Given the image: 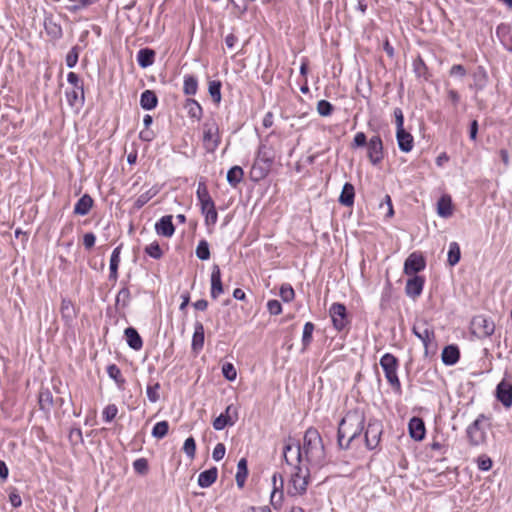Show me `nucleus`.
I'll use <instances>...</instances> for the list:
<instances>
[{"label": "nucleus", "instance_id": "nucleus-1", "mask_svg": "<svg viewBox=\"0 0 512 512\" xmlns=\"http://www.w3.org/2000/svg\"><path fill=\"white\" fill-rule=\"evenodd\" d=\"M289 452L294 453L296 464H301L305 461L311 467L322 466L326 457L322 437L314 427H310L305 431L302 445L292 437H288L285 440L283 458L288 465H291L292 461L289 458Z\"/></svg>", "mask_w": 512, "mask_h": 512}, {"label": "nucleus", "instance_id": "nucleus-2", "mask_svg": "<svg viewBox=\"0 0 512 512\" xmlns=\"http://www.w3.org/2000/svg\"><path fill=\"white\" fill-rule=\"evenodd\" d=\"M365 415L359 409L350 410L342 418L338 427V444L348 449L358 439L364 429Z\"/></svg>", "mask_w": 512, "mask_h": 512}, {"label": "nucleus", "instance_id": "nucleus-3", "mask_svg": "<svg viewBox=\"0 0 512 512\" xmlns=\"http://www.w3.org/2000/svg\"><path fill=\"white\" fill-rule=\"evenodd\" d=\"M490 427L489 419L480 414L466 429L468 442L471 446H482L487 443V430Z\"/></svg>", "mask_w": 512, "mask_h": 512}, {"label": "nucleus", "instance_id": "nucleus-4", "mask_svg": "<svg viewBox=\"0 0 512 512\" xmlns=\"http://www.w3.org/2000/svg\"><path fill=\"white\" fill-rule=\"evenodd\" d=\"M412 331L425 347V353H434L436 350L435 333L433 327L426 320H419L413 325Z\"/></svg>", "mask_w": 512, "mask_h": 512}, {"label": "nucleus", "instance_id": "nucleus-5", "mask_svg": "<svg viewBox=\"0 0 512 512\" xmlns=\"http://www.w3.org/2000/svg\"><path fill=\"white\" fill-rule=\"evenodd\" d=\"M380 366L390 386L395 392L400 393L401 383L397 375L398 359L391 353H386L380 359Z\"/></svg>", "mask_w": 512, "mask_h": 512}, {"label": "nucleus", "instance_id": "nucleus-6", "mask_svg": "<svg viewBox=\"0 0 512 512\" xmlns=\"http://www.w3.org/2000/svg\"><path fill=\"white\" fill-rule=\"evenodd\" d=\"M309 467L303 468L300 464H296L295 472L291 475L288 486V493L292 496L303 495L307 490Z\"/></svg>", "mask_w": 512, "mask_h": 512}, {"label": "nucleus", "instance_id": "nucleus-7", "mask_svg": "<svg viewBox=\"0 0 512 512\" xmlns=\"http://www.w3.org/2000/svg\"><path fill=\"white\" fill-rule=\"evenodd\" d=\"M221 142L219 127L215 120L203 124V146L207 152H214Z\"/></svg>", "mask_w": 512, "mask_h": 512}, {"label": "nucleus", "instance_id": "nucleus-8", "mask_svg": "<svg viewBox=\"0 0 512 512\" xmlns=\"http://www.w3.org/2000/svg\"><path fill=\"white\" fill-rule=\"evenodd\" d=\"M367 157L374 166L380 164L384 158L383 142L379 135H374L367 143Z\"/></svg>", "mask_w": 512, "mask_h": 512}, {"label": "nucleus", "instance_id": "nucleus-9", "mask_svg": "<svg viewBox=\"0 0 512 512\" xmlns=\"http://www.w3.org/2000/svg\"><path fill=\"white\" fill-rule=\"evenodd\" d=\"M383 432V426L381 422L377 420H371L365 431V444L370 450L375 449L380 442V438Z\"/></svg>", "mask_w": 512, "mask_h": 512}, {"label": "nucleus", "instance_id": "nucleus-10", "mask_svg": "<svg viewBox=\"0 0 512 512\" xmlns=\"http://www.w3.org/2000/svg\"><path fill=\"white\" fill-rule=\"evenodd\" d=\"M473 333L479 338L489 337L494 333L495 324L492 320L479 315L472 320Z\"/></svg>", "mask_w": 512, "mask_h": 512}, {"label": "nucleus", "instance_id": "nucleus-11", "mask_svg": "<svg viewBox=\"0 0 512 512\" xmlns=\"http://www.w3.org/2000/svg\"><path fill=\"white\" fill-rule=\"evenodd\" d=\"M274 152L271 147L267 145H260L253 169L255 170L258 166L262 171L267 172L274 162Z\"/></svg>", "mask_w": 512, "mask_h": 512}, {"label": "nucleus", "instance_id": "nucleus-12", "mask_svg": "<svg viewBox=\"0 0 512 512\" xmlns=\"http://www.w3.org/2000/svg\"><path fill=\"white\" fill-rule=\"evenodd\" d=\"M238 419L237 408L233 405H228L225 412L220 414L214 421L213 427L215 430H223L226 426H232Z\"/></svg>", "mask_w": 512, "mask_h": 512}, {"label": "nucleus", "instance_id": "nucleus-13", "mask_svg": "<svg viewBox=\"0 0 512 512\" xmlns=\"http://www.w3.org/2000/svg\"><path fill=\"white\" fill-rule=\"evenodd\" d=\"M424 257L416 252L411 253L404 263V273L409 276H414L416 273L425 268Z\"/></svg>", "mask_w": 512, "mask_h": 512}, {"label": "nucleus", "instance_id": "nucleus-14", "mask_svg": "<svg viewBox=\"0 0 512 512\" xmlns=\"http://www.w3.org/2000/svg\"><path fill=\"white\" fill-rule=\"evenodd\" d=\"M496 397L504 407L512 406V383L503 379L496 388Z\"/></svg>", "mask_w": 512, "mask_h": 512}, {"label": "nucleus", "instance_id": "nucleus-15", "mask_svg": "<svg viewBox=\"0 0 512 512\" xmlns=\"http://www.w3.org/2000/svg\"><path fill=\"white\" fill-rule=\"evenodd\" d=\"M330 315L334 327L342 330L346 326V307L341 303H334L330 308Z\"/></svg>", "mask_w": 512, "mask_h": 512}, {"label": "nucleus", "instance_id": "nucleus-16", "mask_svg": "<svg viewBox=\"0 0 512 512\" xmlns=\"http://www.w3.org/2000/svg\"><path fill=\"white\" fill-rule=\"evenodd\" d=\"M224 292L221 271L218 265H214L211 273V297L217 299Z\"/></svg>", "mask_w": 512, "mask_h": 512}, {"label": "nucleus", "instance_id": "nucleus-17", "mask_svg": "<svg viewBox=\"0 0 512 512\" xmlns=\"http://www.w3.org/2000/svg\"><path fill=\"white\" fill-rule=\"evenodd\" d=\"M424 278L421 276L414 275L409 278L406 282L405 291L406 294L412 298L420 296L424 286Z\"/></svg>", "mask_w": 512, "mask_h": 512}, {"label": "nucleus", "instance_id": "nucleus-18", "mask_svg": "<svg viewBox=\"0 0 512 512\" xmlns=\"http://www.w3.org/2000/svg\"><path fill=\"white\" fill-rule=\"evenodd\" d=\"M155 230L158 235L164 237H171L175 232V227L172 223V216L166 215L163 216L156 224Z\"/></svg>", "mask_w": 512, "mask_h": 512}, {"label": "nucleus", "instance_id": "nucleus-19", "mask_svg": "<svg viewBox=\"0 0 512 512\" xmlns=\"http://www.w3.org/2000/svg\"><path fill=\"white\" fill-rule=\"evenodd\" d=\"M425 425L421 418L413 417L409 421V433L411 438L421 441L425 437Z\"/></svg>", "mask_w": 512, "mask_h": 512}, {"label": "nucleus", "instance_id": "nucleus-20", "mask_svg": "<svg viewBox=\"0 0 512 512\" xmlns=\"http://www.w3.org/2000/svg\"><path fill=\"white\" fill-rule=\"evenodd\" d=\"M441 358L445 365L452 366L456 364L460 358L459 348L456 345L444 347Z\"/></svg>", "mask_w": 512, "mask_h": 512}, {"label": "nucleus", "instance_id": "nucleus-21", "mask_svg": "<svg viewBox=\"0 0 512 512\" xmlns=\"http://www.w3.org/2000/svg\"><path fill=\"white\" fill-rule=\"evenodd\" d=\"M396 138L398 146L403 152H410L413 148V136L405 131V129H399L396 132Z\"/></svg>", "mask_w": 512, "mask_h": 512}, {"label": "nucleus", "instance_id": "nucleus-22", "mask_svg": "<svg viewBox=\"0 0 512 512\" xmlns=\"http://www.w3.org/2000/svg\"><path fill=\"white\" fill-rule=\"evenodd\" d=\"M93 199L90 195L84 194L75 204L74 213L76 215L85 216L89 213L93 206Z\"/></svg>", "mask_w": 512, "mask_h": 512}, {"label": "nucleus", "instance_id": "nucleus-23", "mask_svg": "<svg viewBox=\"0 0 512 512\" xmlns=\"http://www.w3.org/2000/svg\"><path fill=\"white\" fill-rule=\"evenodd\" d=\"M218 470L212 467L208 470L201 472L198 476V484L202 488L210 487L217 479Z\"/></svg>", "mask_w": 512, "mask_h": 512}, {"label": "nucleus", "instance_id": "nucleus-24", "mask_svg": "<svg viewBox=\"0 0 512 512\" xmlns=\"http://www.w3.org/2000/svg\"><path fill=\"white\" fill-rule=\"evenodd\" d=\"M124 335L126 337L129 347H131L134 350H140L142 348L143 341L135 328H126L124 331Z\"/></svg>", "mask_w": 512, "mask_h": 512}, {"label": "nucleus", "instance_id": "nucleus-25", "mask_svg": "<svg viewBox=\"0 0 512 512\" xmlns=\"http://www.w3.org/2000/svg\"><path fill=\"white\" fill-rule=\"evenodd\" d=\"M355 189L351 183H345L339 196V203L350 207L354 204Z\"/></svg>", "mask_w": 512, "mask_h": 512}, {"label": "nucleus", "instance_id": "nucleus-26", "mask_svg": "<svg viewBox=\"0 0 512 512\" xmlns=\"http://www.w3.org/2000/svg\"><path fill=\"white\" fill-rule=\"evenodd\" d=\"M437 213L443 218H448L453 214L451 197L443 195L437 202Z\"/></svg>", "mask_w": 512, "mask_h": 512}, {"label": "nucleus", "instance_id": "nucleus-27", "mask_svg": "<svg viewBox=\"0 0 512 512\" xmlns=\"http://www.w3.org/2000/svg\"><path fill=\"white\" fill-rule=\"evenodd\" d=\"M204 345V326L201 322H196L194 325V334L192 338V349L199 351Z\"/></svg>", "mask_w": 512, "mask_h": 512}, {"label": "nucleus", "instance_id": "nucleus-28", "mask_svg": "<svg viewBox=\"0 0 512 512\" xmlns=\"http://www.w3.org/2000/svg\"><path fill=\"white\" fill-rule=\"evenodd\" d=\"M184 108L191 119H195L197 121L201 119L203 110L201 105L196 100L191 98L187 99L184 104Z\"/></svg>", "mask_w": 512, "mask_h": 512}, {"label": "nucleus", "instance_id": "nucleus-29", "mask_svg": "<svg viewBox=\"0 0 512 512\" xmlns=\"http://www.w3.org/2000/svg\"><path fill=\"white\" fill-rule=\"evenodd\" d=\"M158 98L154 91L145 90L140 97V105L145 110H152L157 106Z\"/></svg>", "mask_w": 512, "mask_h": 512}, {"label": "nucleus", "instance_id": "nucleus-30", "mask_svg": "<svg viewBox=\"0 0 512 512\" xmlns=\"http://www.w3.org/2000/svg\"><path fill=\"white\" fill-rule=\"evenodd\" d=\"M155 52L152 49L144 48L137 54V62L140 67L147 68L154 63Z\"/></svg>", "mask_w": 512, "mask_h": 512}, {"label": "nucleus", "instance_id": "nucleus-31", "mask_svg": "<svg viewBox=\"0 0 512 512\" xmlns=\"http://www.w3.org/2000/svg\"><path fill=\"white\" fill-rule=\"evenodd\" d=\"M201 211L205 215V222L207 225H214L217 222L218 214L214 201L202 204Z\"/></svg>", "mask_w": 512, "mask_h": 512}, {"label": "nucleus", "instance_id": "nucleus-32", "mask_svg": "<svg viewBox=\"0 0 512 512\" xmlns=\"http://www.w3.org/2000/svg\"><path fill=\"white\" fill-rule=\"evenodd\" d=\"M120 253H121V245L117 246L111 254L109 279L113 280V281H116L118 278V267H119V263H120Z\"/></svg>", "mask_w": 512, "mask_h": 512}, {"label": "nucleus", "instance_id": "nucleus-33", "mask_svg": "<svg viewBox=\"0 0 512 512\" xmlns=\"http://www.w3.org/2000/svg\"><path fill=\"white\" fill-rule=\"evenodd\" d=\"M248 475L247 460L241 458L237 464L236 483L238 487L242 488L245 484Z\"/></svg>", "mask_w": 512, "mask_h": 512}, {"label": "nucleus", "instance_id": "nucleus-34", "mask_svg": "<svg viewBox=\"0 0 512 512\" xmlns=\"http://www.w3.org/2000/svg\"><path fill=\"white\" fill-rule=\"evenodd\" d=\"M243 175L244 172L240 166H233L227 173V181L231 186L236 187L242 181Z\"/></svg>", "mask_w": 512, "mask_h": 512}, {"label": "nucleus", "instance_id": "nucleus-35", "mask_svg": "<svg viewBox=\"0 0 512 512\" xmlns=\"http://www.w3.org/2000/svg\"><path fill=\"white\" fill-rule=\"evenodd\" d=\"M46 33L53 39H60L62 37V28L59 24L55 23L52 19H46L44 22Z\"/></svg>", "mask_w": 512, "mask_h": 512}, {"label": "nucleus", "instance_id": "nucleus-36", "mask_svg": "<svg viewBox=\"0 0 512 512\" xmlns=\"http://www.w3.org/2000/svg\"><path fill=\"white\" fill-rule=\"evenodd\" d=\"M66 97L68 100V103L71 106H74L78 103L83 104L84 103V89L81 88H73L71 91H66Z\"/></svg>", "mask_w": 512, "mask_h": 512}, {"label": "nucleus", "instance_id": "nucleus-37", "mask_svg": "<svg viewBox=\"0 0 512 512\" xmlns=\"http://www.w3.org/2000/svg\"><path fill=\"white\" fill-rule=\"evenodd\" d=\"M198 89V81L193 75L184 77L183 91L186 95H195Z\"/></svg>", "mask_w": 512, "mask_h": 512}, {"label": "nucleus", "instance_id": "nucleus-38", "mask_svg": "<svg viewBox=\"0 0 512 512\" xmlns=\"http://www.w3.org/2000/svg\"><path fill=\"white\" fill-rule=\"evenodd\" d=\"M107 373L109 377L116 382L119 388H123L125 379L122 377L121 370L115 364H111L107 367Z\"/></svg>", "mask_w": 512, "mask_h": 512}, {"label": "nucleus", "instance_id": "nucleus-39", "mask_svg": "<svg viewBox=\"0 0 512 512\" xmlns=\"http://www.w3.org/2000/svg\"><path fill=\"white\" fill-rule=\"evenodd\" d=\"M169 431V423L165 420L156 423L152 429V436L156 439L164 438Z\"/></svg>", "mask_w": 512, "mask_h": 512}, {"label": "nucleus", "instance_id": "nucleus-40", "mask_svg": "<svg viewBox=\"0 0 512 512\" xmlns=\"http://www.w3.org/2000/svg\"><path fill=\"white\" fill-rule=\"evenodd\" d=\"M158 193V190L155 188H151L145 193L141 194L134 202V208L140 209L142 208L150 199H152L156 194Z\"/></svg>", "mask_w": 512, "mask_h": 512}, {"label": "nucleus", "instance_id": "nucleus-41", "mask_svg": "<svg viewBox=\"0 0 512 512\" xmlns=\"http://www.w3.org/2000/svg\"><path fill=\"white\" fill-rule=\"evenodd\" d=\"M461 252L458 243L451 242L448 251V263L451 266L456 265L460 260Z\"/></svg>", "mask_w": 512, "mask_h": 512}, {"label": "nucleus", "instance_id": "nucleus-42", "mask_svg": "<svg viewBox=\"0 0 512 512\" xmlns=\"http://www.w3.org/2000/svg\"><path fill=\"white\" fill-rule=\"evenodd\" d=\"M208 91L213 101L219 104L221 101V82L217 80L210 81L208 84Z\"/></svg>", "mask_w": 512, "mask_h": 512}, {"label": "nucleus", "instance_id": "nucleus-43", "mask_svg": "<svg viewBox=\"0 0 512 512\" xmlns=\"http://www.w3.org/2000/svg\"><path fill=\"white\" fill-rule=\"evenodd\" d=\"M196 195L200 202V205L205 204V203L207 204L208 202L213 201L208 192V189H207L205 183H203V182L198 183Z\"/></svg>", "mask_w": 512, "mask_h": 512}, {"label": "nucleus", "instance_id": "nucleus-44", "mask_svg": "<svg viewBox=\"0 0 512 512\" xmlns=\"http://www.w3.org/2000/svg\"><path fill=\"white\" fill-rule=\"evenodd\" d=\"M314 331V324L311 322H307L304 325L303 328V335H302V344H303V350H305L312 341V334Z\"/></svg>", "mask_w": 512, "mask_h": 512}, {"label": "nucleus", "instance_id": "nucleus-45", "mask_svg": "<svg viewBox=\"0 0 512 512\" xmlns=\"http://www.w3.org/2000/svg\"><path fill=\"white\" fill-rule=\"evenodd\" d=\"M196 256L200 260H208L210 258L209 245L206 240H201L196 247Z\"/></svg>", "mask_w": 512, "mask_h": 512}, {"label": "nucleus", "instance_id": "nucleus-46", "mask_svg": "<svg viewBox=\"0 0 512 512\" xmlns=\"http://www.w3.org/2000/svg\"><path fill=\"white\" fill-rule=\"evenodd\" d=\"M279 295L284 302H290L294 299L295 292L290 284H283L280 287Z\"/></svg>", "mask_w": 512, "mask_h": 512}, {"label": "nucleus", "instance_id": "nucleus-47", "mask_svg": "<svg viewBox=\"0 0 512 512\" xmlns=\"http://www.w3.org/2000/svg\"><path fill=\"white\" fill-rule=\"evenodd\" d=\"M183 451L190 459H193L195 457L196 443L193 437H188L185 440L183 445Z\"/></svg>", "mask_w": 512, "mask_h": 512}, {"label": "nucleus", "instance_id": "nucleus-48", "mask_svg": "<svg viewBox=\"0 0 512 512\" xmlns=\"http://www.w3.org/2000/svg\"><path fill=\"white\" fill-rule=\"evenodd\" d=\"M332 111L333 105L330 102L326 100H320L317 103V112L319 113V115L327 117L331 115Z\"/></svg>", "mask_w": 512, "mask_h": 512}, {"label": "nucleus", "instance_id": "nucleus-49", "mask_svg": "<svg viewBox=\"0 0 512 512\" xmlns=\"http://www.w3.org/2000/svg\"><path fill=\"white\" fill-rule=\"evenodd\" d=\"M222 374L229 381H233L237 377V371L232 363L223 364Z\"/></svg>", "mask_w": 512, "mask_h": 512}, {"label": "nucleus", "instance_id": "nucleus-50", "mask_svg": "<svg viewBox=\"0 0 512 512\" xmlns=\"http://www.w3.org/2000/svg\"><path fill=\"white\" fill-rule=\"evenodd\" d=\"M130 300V291L127 287L122 288L116 296V304L125 307L128 305Z\"/></svg>", "mask_w": 512, "mask_h": 512}, {"label": "nucleus", "instance_id": "nucleus-51", "mask_svg": "<svg viewBox=\"0 0 512 512\" xmlns=\"http://www.w3.org/2000/svg\"><path fill=\"white\" fill-rule=\"evenodd\" d=\"M118 408L115 404L107 405L103 410V419L105 422H111L117 415Z\"/></svg>", "mask_w": 512, "mask_h": 512}, {"label": "nucleus", "instance_id": "nucleus-52", "mask_svg": "<svg viewBox=\"0 0 512 512\" xmlns=\"http://www.w3.org/2000/svg\"><path fill=\"white\" fill-rule=\"evenodd\" d=\"M145 252L154 259L162 257V250L157 242H153L145 248Z\"/></svg>", "mask_w": 512, "mask_h": 512}, {"label": "nucleus", "instance_id": "nucleus-53", "mask_svg": "<svg viewBox=\"0 0 512 512\" xmlns=\"http://www.w3.org/2000/svg\"><path fill=\"white\" fill-rule=\"evenodd\" d=\"M79 57V49L77 46L73 47L66 56V65L69 68H73L77 62Z\"/></svg>", "mask_w": 512, "mask_h": 512}, {"label": "nucleus", "instance_id": "nucleus-54", "mask_svg": "<svg viewBox=\"0 0 512 512\" xmlns=\"http://www.w3.org/2000/svg\"><path fill=\"white\" fill-rule=\"evenodd\" d=\"M39 404L42 409L48 408L52 405V395L49 390L40 392Z\"/></svg>", "mask_w": 512, "mask_h": 512}, {"label": "nucleus", "instance_id": "nucleus-55", "mask_svg": "<svg viewBox=\"0 0 512 512\" xmlns=\"http://www.w3.org/2000/svg\"><path fill=\"white\" fill-rule=\"evenodd\" d=\"M134 470L139 474H145L148 471V462L145 458H139L133 462Z\"/></svg>", "mask_w": 512, "mask_h": 512}, {"label": "nucleus", "instance_id": "nucleus-56", "mask_svg": "<svg viewBox=\"0 0 512 512\" xmlns=\"http://www.w3.org/2000/svg\"><path fill=\"white\" fill-rule=\"evenodd\" d=\"M267 309L271 315H279L282 312V305L278 300L272 299L267 302Z\"/></svg>", "mask_w": 512, "mask_h": 512}, {"label": "nucleus", "instance_id": "nucleus-57", "mask_svg": "<svg viewBox=\"0 0 512 512\" xmlns=\"http://www.w3.org/2000/svg\"><path fill=\"white\" fill-rule=\"evenodd\" d=\"M159 388H160L159 383H156L153 386L147 387V390H146L147 397L153 403H155L159 400V394H158Z\"/></svg>", "mask_w": 512, "mask_h": 512}, {"label": "nucleus", "instance_id": "nucleus-58", "mask_svg": "<svg viewBox=\"0 0 512 512\" xmlns=\"http://www.w3.org/2000/svg\"><path fill=\"white\" fill-rule=\"evenodd\" d=\"M226 448L223 443H218L214 447L212 457L215 461H220L225 456Z\"/></svg>", "mask_w": 512, "mask_h": 512}, {"label": "nucleus", "instance_id": "nucleus-59", "mask_svg": "<svg viewBox=\"0 0 512 512\" xmlns=\"http://www.w3.org/2000/svg\"><path fill=\"white\" fill-rule=\"evenodd\" d=\"M478 468L482 471H488L492 467V460L487 456H480L477 460Z\"/></svg>", "mask_w": 512, "mask_h": 512}, {"label": "nucleus", "instance_id": "nucleus-60", "mask_svg": "<svg viewBox=\"0 0 512 512\" xmlns=\"http://www.w3.org/2000/svg\"><path fill=\"white\" fill-rule=\"evenodd\" d=\"M61 312L64 318H71L73 312L72 303L69 300L63 299L61 302Z\"/></svg>", "mask_w": 512, "mask_h": 512}, {"label": "nucleus", "instance_id": "nucleus-61", "mask_svg": "<svg viewBox=\"0 0 512 512\" xmlns=\"http://www.w3.org/2000/svg\"><path fill=\"white\" fill-rule=\"evenodd\" d=\"M449 74L451 76H457V77L463 78L466 76L467 71L463 65L455 64L451 67Z\"/></svg>", "mask_w": 512, "mask_h": 512}, {"label": "nucleus", "instance_id": "nucleus-62", "mask_svg": "<svg viewBox=\"0 0 512 512\" xmlns=\"http://www.w3.org/2000/svg\"><path fill=\"white\" fill-rule=\"evenodd\" d=\"M367 143L368 142H367V137H366L365 133H363V132L356 133L354 140H353L354 147H363V146L367 145Z\"/></svg>", "mask_w": 512, "mask_h": 512}, {"label": "nucleus", "instance_id": "nucleus-63", "mask_svg": "<svg viewBox=\"0 0 512 512\" xmlns=\"http://www.w3.org/2000/svg\"><path fill=\"white\" fill-rule=\"evenodd\" d=\"M394 116H395L397 130L404 129V126H403L404 125V116H403V112L400 108H396L394 110Z\"/></svg>", "mask_w": 512, "mask_h": 512}, {"label": "nucleus", "instance_id": "nucleus-64", "mask_svg": "<svg viewBox=\"0 0 512 512\" xmlns=\"http://www.w3.org/2000/svg\"><path fill=\"white\" fill-rule=\"evenodd\" d=\"M96 237L93 233H86L83 237V244L86 249H91L95 244Z\"/></svg>", "mask_w": 512, "mask_h": 512}]
</instances>
